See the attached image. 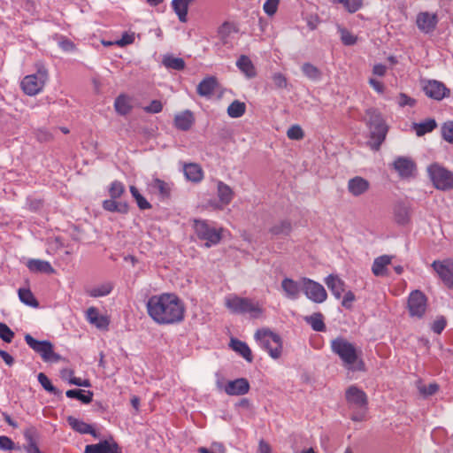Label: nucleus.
<instances>
[{
  "mask_svg": "<svg viewBox=\"0 0 453 453\" xmlns=\"http://www.w3.org/2000/svg\"><path fill=\"white\" fill-rule=\"evenodd\" d=\"M130 193L141 210H147L151 207L150 203L140 194L139 190L134 186H130Z\"/></svg>",
  "mask_w": 453,
  "mask_h": 453,
  "instance_id": "obj_47",
  "label": "nucleus"
},
{
  "mask_svg": "<svg viewBox=\"0 0 453 453\" xmlns=\"http://www.w3.org/2000/svg\"><path fill=\"white\" fill-rule=\"evenodd\" d=\"M24 436L27 441V445L25 446L27 453H41L32 432L26 431Z\"/></svg>",
  "mask_w": 453,
  "mask_h": 453,
  "instance_id": "obj_46",
  "label": "nucleus"
},
{
  "mask_svg": "<svg viewBox=\"0 0 453 453\" xmlns=\"http://www.w3.org/2000/svg\"><path fill=\"white\" fill-rule=\"evenodd\" d=\"M392 257L388 255L380 256L373 261L372 271L375 276L387 274V266L391 264Z\"/></svg>",
  "mask_w": 453,
  "mask_h": 453,
  "instance_id": "obj_32",
  "label": "nucleus"
},
{
  "mask_svg": "<svg viewBox=\"0 0 453 453\" xmlns=\"http://www.w3.org/2000/svg\"><path fill=\"white\" fill-rule=\"evenodd\" d=\"M287 136L290 140H302L304 137V133L302 127L298 125L291 126L287 131Z\"/></svg>",
  "mask_w": 453,
  "mask_h": 453,
  "instance_id": "obj_52",
  "label": "nucleus"
},
{
  "mask_svg": "<svg viewBox=\"0 0 453 453\" xmlns=\"http://www.w3.org/2000/svg\"><path fill=\"white\" fill-rule=\"evenodd\" d=\"M125 192V186L121 181L114 180L111 182L109 188V195L111 198L118 199Z\"/></svg>",
  "mask_w": 453,
  "mask_h": 453,
  "instance_id": "obj_48",
  "label": "nucleus"
},
{
  "mask_svg": "<svg viewBox=\"0 0 453 453\" xmlns=\"http://www.w3.org/2000/svg\"><path fill=\"white\" fill-rule=\"evenodd\" d=\"M193 0H172V8L180 22L188 21V11Z\"/></svg>",
  "mask_w": 453,
  "mask_h": 453,
  "instance_id": "obj_30",
  "label": "nucleus"
},
{
  "mask_svg": "<svg viewBox=\"0 0 453 453\" xmlns=\"http://www.w3.org/2000/svg\"><path fill=\"white\" fill-rule=\"evenodd\" d=\"M27 267L32 273H42L47 274H52L55 273V270L50 262L41 259H29L27 262Z\"/></svg>",
  "mask_w": 453,
  "mask_h": 453,
  "instance_id": "obj_28",
  "label": "nucleus"
},
{
  "mask_svg": "<svg viewBox=\"0 0 453 453\" xmlns=\"http://www.w3.org/2000/svg\"><path fill=\"white\" fill-rule=\"evenodd\" d=\"M67 377H69L70 384L86 388L91 386L90 381L88 380H81V378L74 377L73 371L65 369L62 371V378L66 379Z\"/></svg>",
  "mask_w": 453,
  "mask_h": 453,
  "instance_id": "obj_43",
  "label": "nucleus"
},
{
  "mask_svg": "<svg viewBox=\"0 0 453 453\" xmlns=\"http://www.w3.org/2000/svg\"><path fill=\"white\" fill-rule=\"evenodd\" d=\"M49 80V72L43 65L37 68V72L33 74L26 75L21 82L20 88L24 94L34 96L40 94Z\"/></svg>",
  "mask_w": 453,
  "mask_h": 453,
  "instance_id": "obj_4",
  "label": "nucleus"
},
{
  "mask_svg": "<svg viewBox=\"0 0 453 453\" xmlns=\"http://www.w3.org/2000/svg\"><path fill=\"white\" fill-rule=\"evenodd\" d=\"M0 338L6 343H11L14 338V332L3 322H0Z\"/></svg>",
  "mask_w": 453,
  "mask_h": 453,
  "instance_id": "obj_51",
  "label": "nucleus"
},
{
  "mask_svg": "<svg viewBox=\"0 0 453 453\" xmlns=\"http://www.w3.org/2000/svg\"><path fill=\"white\" fill-rule=\"evenodd\" d=\"M303 74L313 81L319 80L321 77L320 70L311 63H304L302 65Z\"/></svg>",
  "mask_w": 453,
  "mask_h": 453,
  "instance_id": "obj_44",
  "label": "nucleus"
},
{
  "mask_svg": "<svg viewBox=\"0 0 453 453\" xmlns=\"http://www.w3.org/2000/svg\"><path fill=\"white\" fill-rule=\"evenodd\" d=\"M14 449V442L7 436H0V449L12 450Z\"/></svg>",
  "mask_w": 453,
  "mask_h": 453,
  "instance_id": "obj_59",
  "label": "nucleus"
},
{
  "mask_svg": "<svg viewBox=\"0 0 453 453\" xmlns=\"http://www.w3.org/2000/svg\"><path fill=\"white\" fill-rule=\"evenodd\" d=\"M425 94L434 100L441 101L449 96L450 90L444 83L438 81H428L424 87Z\"/></svg>",
  "mask_w": 453,
  "mask_h": 453,
  "instance_id": "obj_14",
  "label": "nucleus"
},
{
  "mask_svg": "<svg viewBox=\"0 0 453 453\" xmlns=\"http://www.w3.org/2000/svg\"><path fill=\"white\" fill-rule=\"evenodd\" d=\"M439 389V386L436 383H430L429 385L418 387V390L421 395L427 396L435 394Z\"/></svg>",
  "mask_w": 453,
  "mask_h": 453,
  "instance_id": "obj_57",
  "label": "nucleus"
},
{
  "mask_svg": "<svg viewBox=\"0 0 453 453\" xmlns=\"http://www.w3.org/2000/svg\"><path fill=\"white\" fill-rule=\"evenodd\" d=\"M255 338L272 358L278 359L280 357L282 353V340L279 334L269 329H260L256 332Z\"/></svg>",
  "mask_w": 453,
  "mask_h": 453,
  "instance_id": "obj_6",
  "label": "nucleus"
},
{
  "mask_svg": "<svg viewBox=\"0 0 453 453\" xmlns=\"http://www.w3.org/2000/svg\"><path fill=\"white\" fill-rule=\"evenodd\" d=\"M273 81L277 88H282L287 87V79L280 73H276L273 75Z\"/></svg>",
  "mask_w": 453,
  "mask_h": 453,
  "instance_id": "obj_61",
  "label": "nucleus"
},
{
  "mask_svg": "<svg viewBox=\"0 0 453 453\" xmlns=\"http://www.w3.org/2000/svg\"><path fill=\"white\" fill-rule=\"evenodd\" d=\"M193 227L198 239L205 242L206 247L218 244L222 238V228L211 226L205 219H195Z\"/></svg>",
  "mask_w": 453,
  "mask_h": 453,
  "instance_id": "obj_7",
  "label": "nucleus"
},
{
  "mask_svg": "<svg viewBox=\"0 0 453 453\" xmlns=\"http://www.w3.org/2000/svg\"><path fill=\"white\" fill-rule=\"evenodd\" d=\"M131 97L121 94L119 95L114 102V109L119 115H127L132 110V104H131Z\"/></svg>",
  "mask_w": 453,
  "mask_h": 453,
  "instance_id": "obj_33",
  "label": "nucleus"
},
{
  "mask_svg": "<svg viewBox=\"0 0 453 453\" xmlns=\"http://www.w3.org/2000/svg\"><path fill=\"white\" fill-rule=\"evenodd\" d=\"M146 112L158 113L162 111V104L158 100H153L150 105L143 108Z\"/></svg>",
  "mask_w": 453,
  "mask_h": 453,
  "instance_id": "obj_58",
  "label": "nucleus"
},
{
  "mask_svg": "<svg viewBox=\"0 0 453 453\" xmlns=\"http://www.w3.org/2000/svg\"><path fill=\"white\" fill-rule=\"evenodd\" d=\"M87 320L100 330H107L110 319L108 316L99 314L96 307H89L86 311Z\"/></svg>",
  "mask_w": 453,
  "mask_h": 453,
  "instance_id": "obj_20",
  "label": "nucleus"
},
{
  "mask_svg": "<svg viewBox=\"0 0 453 453\" xmlns=\"http://www.w3.org/2000/svg\"><path fill=\"white\" fill-rule=\"evenodd\" d=\"M345 396L348 403L351 408L359 410L357 413H353L351 415V419L354 421L363 420L365 415L367 405L366 394L357 387L350 386L346 390Z\"/></svg>",
  "mask_w": 453,
  "mask_h": 453,
  "instance_id": "obj_8",
  "label": "nucleus"
},
{
  "mask_svg": "<svg viewBox=\"0 0 453 453\" xmlns=\"http://www.w3.org/2000/svg\"><path fill=\"white\" fill-rule=\"evenodd\" d=\"M394 220L401 226L408 225L411 219V206L404 203H397L394 206Z\"/></svg>",
  "mask_w": 453,
  "mask_h": 453,
  "instance_id": "obj_22",
  "label": "nucleus"
},
{
  "mask_svg": "<svg viewBox=\"0 0 453 453\" xmlns=\"http://www.w3.org/2000/svg\"><path fill=\"white\" fill-rule=\"evenodd\" d=\"M441 135L446 142L453 144V121L445 122L441 126Z\"/></svg>",
  "mask_w": 453,
  "mask_h": 453,
  "instance_id": "obj_53",
  "label": "nucleus"
},
{
  "mask_svg": "<svg viewBox=\"0 0 453 453\" xmlns=\"http://www.w3.org/2000/svg\"><path fill=\"white\" fill-rule=\"evenodd\" d=\"M368 116V124L371 130V137L375 141L373 149L379 150L381 143L384 142L388 127L380 112L376 110H368L366 112Z\"/></svg>",
  "mask_w": 453,
  "mask_h": 453,
  "instance_id": "obj_9",
  "label": "nucleus"
},
{
  "mask_svg": "<svg viewBox=\"0 0 453 453\" xmlns=\"http://www.w3.org/2000/svg\"><path fill=\"white\" fill-rule=\"evenodd\" d=\"M246 111V105L244 103L238 100H234L227 108V114L231 118H240Z\"/></svg>",
  "mask_w": 453,
  "mask_h": 453,
  "instance_id": "obj_42",
  "label": "nucleus"
},
{
  "mask_svg": "<svg viewBox=\"0 0 453 453\" xmlns=\"http://www.w3.org/2000/svg\"><path fill=\"white\" fill-rule=\"evenodd\" d=\"M347 188L353 196H360L369 190L370 182L363 177L355 176L349 180Z\"/></svg>",
  "mask_w": 453,
  "mask_h": 453,
  "instance_id": "obj_19",
  "label": "nucleus"
},
{
  "mask_svg": "<svg viewBox=\"0 0 453 453\" xmlns=\"http://www.w3.org/2000/svg\"><path fill=\"white\" fill-rule=\"evenodd\" d=\"M229 346L234 351L242 356L247 362L251 363L253 361L251 349L246 342L235 338H232Z\"/></svg>",
  "mask_w": 453,
  "mask_h": 453,
  "instance_id": "obj_29",
  "label": "nucleus"
},
{
  "mask_svg": "<svg viewBox=\"0 0 453 453\" xmlns=\"http://www.w3.org/2000/svg\"><path fill=\"white\" fill-rule=\"evenodd\" d=\"M412 127L418 136H423L434 130L437 127V123L434 119H427L423 122L413 123Z\"/></svg>",
  "mask_w": 453,
  "mask_h": 453,
  "instance_id": "obj_36",
  "label": "nucleus"
},
{
  "mask_svg": "<svg viewBox=\"0 0 453 453\" xmlns=\"http://www.w3.org/2000/svg\"><path fill=\"white\" fill-rule=\"evenodd\" d=\"M103 208L111 212L127 213L128 205L127 203L117 202L116 199L111 198L103 202Z\"/></svg>",
  "mask_w": 453,
  "mask_h": 453,
  "instance_id": "obj_37",
  "label": "nucleus"
},
{
  "mask_svg": "<svg viewBox=\"0 0 453 453\" xmlns=\"http://www.w3.org/2000/svg\"><path fill=\"white\" fill-rule=\"evenodd\" d=\"M195 117L192 111L186 110L179 112L174 117L175 127L182 131H187L194 125Z\"/></svg>",
  "mask_w": 453,
  "mask_h": 453,
  "instance_id": "obj_25",
  "label": "nucleus"
},
{
  "mask_svg": "<svg viewBox=\"0 0 453 453\" xmlns=\"http://www.w3.org/2000/svg\"><path fill=\"white\" fill-rule=\"evenodd\" d=\"M26 343L36 353H38L43 361L57 363L62 359L61 356L55 353L53 345L49 341H38L29 334L25 335Z\"/></svg>",
  "mask_w": 453,
  "mask_h": 453,
  "instance_id": "obj_10",
  "label": "nucleus"
},
{
  "mask_svg": "<svg viewBox=\"0 0 453 453\" xmlns=\"http://www.w3.org/2000/svg\"><path fill=\"white\" fill-rule=\"evenodd\" d=\"M67 422L74 431L81 434H91L95 438L97 437L96 430L89 424L72 416L67 418Z\"/></svg>",
  "mask_w": 453,
  "mask_h": 453,
  "instance_id": "obj_27",
  "label": "nucleus"
},
{
  "mask_svg": "<svg viewBox=\"0 0 453 453\" xmlns=\"http://www.w3.org/2000/svg\"><path fill=\"white\" fill-rule=\"evenodd\" d=\"M331 349L342 361L344 366L353 372H365V365L360 358L361 351L343 337H337L331 341Z\"/></svg>",
  "mask_w": 453,
  "mask_h": 453,
  "instance_id": "obj_1",
  "label": "nucleus"
},
{
  "mask_svg": "<svg viewBox=\"0 0 453 453\" xmlns=\"http://www.w3.org/2000/svg\"><path fill=\"white\" fill-rule=\"evenodd\" d=\"M150 191L165 198L168 196V184L159 179H154L150 184Z\"/></svg>",
  "mask_w": 453,
  "mask_h": 453,
  "instance_id": "obj_41",
  "label": "nucleus"
},
{
  "mask_svg": "<svg viewBox=\"0 0 453 453\" xmlns=\"http://www.w3.org/2000/svg\"><path fill=\"white\" fill-rule=\"evenodd\" d=\"M149 315L159 324L170 323V294L151 296L147 303Z\"/></svg>",
  "mask_w": 453,
  "mask_h": 453,
  "instance_id": "obj_3",
  "label": "nucleus"
},
{
  "mask_svg": "<svg viewBox=\"0 0 453 453\" xmlns=\"http://www.w3.org/2000/svg\"><path fill=\"white\" fill-rule=\"evenodd\" d=\"M394 168L401 177H410L413 174L416 165L411 158L400 157L394 161Z\"/></svg>",
  "mask_w": 453,
  "mask_h": 453,
  "instance_id": "obj_23",
  "label": "nucleus"
},
{
  "mask_svg": "<svg viewBox=\"0 0 453 453\" xmlns=\"http://www.w3.org/2000/svg\"><path fill=\"white\" fill-rule=\"evenodd\" d=\"M68 398H76L83 403H90L93 400V392L81 389H69L65 392Z\"/></svg>",
  "mask_w": 453,
  "mask_h": 453,
  "instance_id": "obj_40",
  "label": "nucleus"
},
{
  "mask_svg": "<svg viewBox=\"0 0 453 453\" xmlns=\"http://www.w3.org/2000/svg\"><path fill=\"white\" fill-rule=\"evenodd\" d=\"M431 266L443 284L449 288H453V259L434 260Z\"/></svg>",
  "mask_w": 453,
  "mask_h": 453,
  "instance_id": "obj_13",
  "label": "nucleus"
},
{
  "mask_svg": "<svg viewBox=\"0 0 453 453\" xmlns=\"http://www.w3.org/2000/svg\"><path fill=\"white\" fill-rule=\"evenodd\" d=\"M185 305L178 296L172 295V323L180 322L184 319Z\"/></svg>",
  "mask_w": 453,
  "mask_h": 453,
  "instance_id": "obj_34",
  "label": "nucleus"
},
{
  "mask_svg": "<svg viewBox=\"0 0 453 453\" xmlns=\"http://www.w3.org/2000/svg\"><path fill=\"white\" fill-rule=\"evenodd\" d=\"M217 86V79L210 76L204 78L197 86V93L201 96H210L213 94Z\"/></svg>",
  "mask_w": 453,
  "mask_h": 453,
  "instance_id": "obj_31",
  "label": "nucleus"
},
{
  "mask_svg": "<svg viewBox=\"0 0 453 453\" xmlns=\"http://www.w3.org/2000/svg\"><path fill=\"white\" fill-rule=\"evenodd\" d=\"M37 378H38L39 383L42 385V387L46 391H48L50 393H53V394L57 393L56 388L52 385L50 379L43 372H40L38 374Z\"/></svg>",
  "mask_w": 453,
  "mask_h": 453,
  "instance_id": "obj_54",
  "label": "nucleus"
},
{
  "mask_svg": "<svg viewBox=\"0 0 453 453\" xmlns=\"http://www.w3.org/2000/svg\"><path fill=\"white\" fill-rule=\"evenodd\" d=\"M446 324V319L443 316H440L433 322L431 328L434 333L440 334L444 330Z\"/></svg>",
  "mask_w": 453,
  "mask_h": 453,
  "instance_id": "obj_56",
  "label": "nucleus"
},
{
  "mask_svg": "<svg viewBox=\"0 0 453 453\" xmlns=\"http://www.w3.org/2000/svg\"><path fill=\"white\" fill-rule=\"evenodd\" d=\"M304 320L309 324L314 331L324 332L326 330V325L324 323V317L322 313L316 312L311 316H306Z\"/></svg>",
  "mask_w": 453,
  "mask_h": 453,
  "instance_id": "obj_38",
  "label": "nucleus"
},
{
  "mask_svg": "<svg viewBox=\"0 0 453 453\" xmlns=\"http://www.w3.org/2000/svg\"><path fill=\"white\" fill-rule=\"evenodd\" d=\"M437 23L438 18L435 13L421 12L417 15L416 25L418 28L425 34L433 32L435 29Z\"/></svg>",
  "mask_w": 453,
  "mask_h": 453,
  "instance_id": "obj_15",
  "label": "nucleus"
},
{
  "mask_svg": "<svg viewBox=\"0 0 453 453\" xmlns=\"http://www.w3.org/2000/svg\"><path fill=\"white\" fill-rule=\"evenodd\" d=\"M334 4H342L350 13L357 12L363 5V0H331Z\"/></svg>",
  "mask_w": 453,
  "mask_h": 453,
  "instance_id": "obj_45",
  "label": "nucleus"
},
{
  "mask_svg": "<svg viewBox=\"0 0 453 453\" xmlns=\"http://www.w3.org/2000/svg\"><path fill=\"white\" fill-rule=\"evenodd\" d=\"M236 65L248 78H253L257 74L252 61L246 55H242L238 58Z\"/></svg>",
  "mask_w": 453,
  "mask_h": 453,
  "instance_id": "obj_35",
  "label": "nucleus"
},
{
  "mask_svg": "<svg viewBox=\"0 0 453 453\" xmlns=\"http://www.w3.org/2000/svg\"><path fill=\"white\" fill-rule=\"evenodd\" d=\"M291 231V224L288 220H282L278 224H275L271 229L270 232L273 234H288Z\"/></svg>",
  "mask_w": 453,
  "mask_h": 453,
  "instance_id": "obj_49",
  "label": "nucleus"
},
{
  "mask_svg": "<svg viewBox=\"0 0 453 453\" xmlns=\"http://www.w3.org/2000/svg\"><path fill=\"white\" fill-rule=\"evenodd\" d=\"M303 292L309 300L316 303H322L327 298L325 288L320 283L306 277H303Z\"/></svg>",
  "mask_w": 453,
  "mask_h": 453,
  "instance_id": "obj_12",
  "label": "nucleus"
},
{
  "mask_svg": "<svg viewBox=\"0 0 453 453\" xmlns=\"http://www.w3.org/2000/svg\"><path fill=\"white\" fill-rule=\"evenodd\" d=\"M416 101L415 99L410 97L409 96H407L406 94L404 93H401L399 95V97H398V104L401 106V107H403V106H406V105H409V106H413L415 104Z\"/></svg>",
  "mask_w": 453,
  "mask_h": 453,
  "instance_id": "obj_60",
  "label": "nucleus"
},
{
  "mask_svg": "<svg viewBox=\"0 0 453 453\" xmlns=\"http://www.w3.org/2000/svg\"><path fill=\"white\" fill-rule=\"evenodd\" d=\"M281 288L287 298L296 300L303 292V278L298 281L291 278H284L281 281Z\"/></svg>",
  "mask_w": 453,
  "mask_h": 453,
  "instance_id": "obj_16",
  "label": "nucleus"
},
{
  "mask_svg": "<svg viewBox=\"0 0 453 453\" xmlns=\"http://www.w3.org/2000/svg\"><path fill=\"white\" fill-rule=\"evenodd\" d=\"M427 175L433 186L441 191L453 189V172L439 163H433L426 168Z\"/></svg>",
  "mask_w": 453,
  "mask_h": 453,
  "instance_id": "obj_5",
  "label": "nucleus"
},
{
  "mask_svg": "<svg viewBox=\"0 0 453 453\" xmlns=\"http://www.w3.org/2000/svg\"><path fill=\"white\" fill-rule=\"evenodd\" d=\"M342 41L345 45H353L357 42L356 36L347 30L342 32Z\"/></svg>",
  "mask_w": 453,
  "mask_h": 453,
  "instance_id": "obj_62",
  "label": "nucleus"
},
{
  "mask_svg": "<svg viewBox=\"0 0 453 453\" xmlns=\"http://www.w3.org/2000/svg\"><path fill=\"white\" fill-rule=\"evenodd\" d=\"M183 173L186 179L194 183H199L203 179V171L201 165L196 163L184 164Z\"/></svg>",
  "mask_w": 453,
  "mask_h": 453,
  "instance_id": "obj_24",
  "label": "nucleus"
},
{
  "mask_svg": "<svg viewBox=\"0 0 453 453\" xmlns=\"http://www.w3.org/2000/svg\"><path fill=\"white\" fill-rule=\"evenodd\" d=\"M217 196L219 203L215 204V209H222L223 206L228 205L234 196V193L230 186L221 180L217 181Z\"/></svg>",
  "mask_w": 453,
  "mask_h": 453,
  "instance_id": "obj_18",
  "label": "nucleus"
},
{
  "mask_svg": "<svg viewBox=\"0 0 453 453\" xmlns=\"http://www.w3.org/2000/svg\"><path fill=\"white\" fill-rule=\"evenodd\" d=\"M249 390L250 383L244 378L230 380L225 387V392L229 395H242L247 394Z\"/></svg>",
  "mask_w": 453,
  "mask_h": 453,
  "instance_id": "obj_21",
  "label": "nucleus"
},
{
  "mask_svg": "<svg viewBox=\"0 0 453 453\" xmlns=\"http://www.w3.org/2000/svg\"><path fill=\"white\" fill-rule=\"evenodd\" d=\"M280 0H266L263 5L264 12L270 17L273 16L279 7Z\"/></svg>",
  "mask_w": 453,
  "mask_h": 453,
  "instance_id": "obj_55",
  "label": "nucleus"
},
{
  "mask_svg": "<svg viewBox=\"0 0 453 453\" xmlns=\"http://www.w3.org/2000/svg\"><path fill=\"white\" fill-rule=\"evenodd\" d=\"M18 295L20 302L24 304L34 308H37L39 306L38 301L29 288H19L18 290Z\"/></svg>",
  "mask_w": 453,
  "mask_h": 453,
  "instance_id": "obj_39",
  "label": "nucleus"
},
{
  "mask_svg": "<svg viewBox=\"0 0 453 453\" xmlns=\"http://www.w3.org/2000/svg\"><path fill=\"white\" fill-rule=\"evenodd\" d=\"M111 289V285L110 283H106L92 288L89 291V295L93 297L104 296L110 294Z\"/></svg>",
  "mask_w": 453,
  "mask_h": 453,
  "instance_id": "obj_50",
  "label": "nucleus"
},
{
  "mask_svg": "<svg viewBox=\"0 0 453 453\" xmlns=\"http://www.w3.org/2000/svg\"><path fill=\"white\" fill-rule=\"evenodd\" d=\"M369 85L379 94H383L384 93V90H385V86L384 84L378 81V80H375L373 78H371L369 79Z\"/></svg>",
  "mask_w": 453,
  "mask_h": 453,
  "instance_id": "obj_64",
  "label": "nucleus"
},
{
  "mask_svg": "<svg viewBox=\"0 0 453 453\" xmlns=\"http://www.w3.org/2000/svg\"><path fill=\"white\" fill-rule=\"evenodd\" d=\"M84 453H122L120 448L113 440H104L96 444L85 447Z\"/></svg>",
  "mask_w": 453,
  "mask_h": 453,
  "instance_id": "obj_17",
  "label": "nucleus"
},
{
  "mask_svg": "<svg viewBox=\"0 0 453 453\" xmlns=\"http://www.w3.org/2000/svg\"><path fill=\"white\" fill-rule=\"evenodd\" d=\"M407 308L411 318L422 319L427 309V297L420 290L411 291L408 296Z\"/></svg>",
  "mask_w": 453,
  "mask_h": 453,
  "instance_id": "obj_11",
  "label": "nucleus"
},
{
  "mask_svg": "<svg viewBox=\"0 0 453 453\" xmlns=\"http://www.w3.org/2000/svg\"><path fill=\"white\" fill-rule=\"evenodd\" d=\"M325 283L336 299L342 297V293L345 291V283L342 279L336 275L330 274L325 279Z\"/></svg>",
  "mask_w": 453,
  "mask_h": 453,
  "instance_id": "obj_26",
  "label": "nucleus"
},
{
  "mask_svg": "<svg viewBox=\"0 0 453 453\" xmlns=\"http://www.w3.org/2000/svg\"><path fill=\"white\" fill-rule=\"evenodd\" d=\"M225 306L234 314H250L257 319L262 316L264 309L257 301L247 297H241L235 294H230L225 297Z\"/></svg>",
  "mask_w": 453,
  "mask_h": 453,
  "instance_id": "obj_2",
  "label": "nucleus"
},
{
  "mask_svg": "<svg viewBox=\"0 0 453 453\" xmlns=\"http://www.w3.org/2000/svg\"><path fill=\"white\" fill-rule=\"evenodd\" d=\"M355 295L352 291L346 292L343 296L342 305L348 309L351 308L352 303L355 301Z\"/></svg>",
  "mask_w": 453,
  "mask_h": 453,
  "instance_id": "obj_63",
  "label": "nucleus"
}]
</instances>
